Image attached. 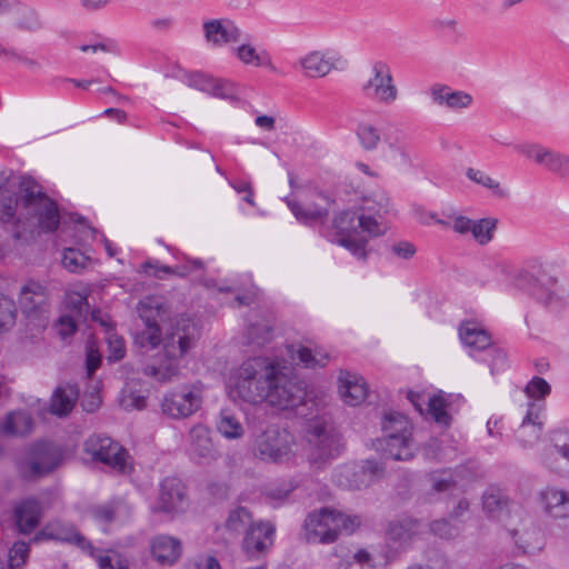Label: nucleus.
Returning a JSON list of instances; mask_svg holds the SVG:
<instances>
[{
  "mask_svg": "<svg viewBox=\"0 0 569 569\" xmlns=\"http://www.w3.org/2000/svg\"><path fill=\"white\" fill-rule=\"evenodd\" d=\"M229 396L251 405L268 402L281 410L305 403L306 383L286 360L251 357L244 360L230 380Z\"/></svg>",
  "mask_w": 569,
  "mask_h": 569,
  "instance_id": "f257e3e1",
  "label": "nucleus"
},
{
  "mask_svg": "<svg viewBox=\"0 0 569 569\" xmlns=\"http://www.w3.org/2000/svg\"><path fill=\"white\" fill-rule=\"evenodd\" d=\"M157 298L140 301L138 313L144 325L134 335V342L141 348L153 349L162 342V350L143 366L142 373L160 383L171 382L180 372L181 358L194 347L199 338L197 325L189 318H179L161 339L160 321L164 310Z\"/></svg>",
  "mask_w": 569,
  "mask_h": 569,
  "instance_id": "f03ea898",
  "label": "nucleus"
},
{
  "mask_svg": "<svg viewBox=\"0 0 569 569\" xmlns=\"http://www.w3.org/2000/svg\"><path fill=\"white\" fill-rule=\"evenodd\" d=\"M20 199L0 184V224L16 239L40 232H53L60 222L58 204L31 177H21Z\"/></svg>",
  "mask_w": 569,
  "mask_h": 569,
  "instance_id": "7ed1b4c3",
  "label": "nucleus"
},
{
  "mask_svg": "<svg viewBox=\"0 0 569 569\" xmlns=\"http://www.w3.org/2000/svg\"><path fill=\"white\" fill-rule=\"evenodd\" d=\"M515 284L527 290L540 305L553 312H560L569 306V286L548 273L532 274L521 269L513 276Z\"/></svg>",
  "mask_w": 569,
  "mask_h": 569,
  "instance_id": "20e7f679",
  "label": "nucleus"
},
{
  "mask_svg": "<svg viewBox=\"0 0 569 569\" xmlns=\"http://www.w3.org/2000/svg\"><path fill=\"white\" fill-rule=\"evenodd\" d=\"M360 526L358 516H347L329 508L312 511L305 520L306 538L308 542L331 543L340 532L351 533Z\"/></svg>",
  "mask_w": 569,
  "mask_h": 569,
  "instance_id": "39448f33",
  "label": "nucleus"
},
{
  "mask_svg": "<svg viewBox=\"0 0 569 569\" xmlns=\"http://www.w3.org/2000/svg\"><path fill=\"white\" fill-rule=\"evenodd\" d=\"M381 430L383 435L381 446L387 457L400 461L413 458L412 426L405 415L397 411L385 413Z\"/></svg>",
  "mask_w": 569,
  "mask_h": 569,
  "instance_id": "423d86ee",
  "label": "nucleus"
},
{
  "mask_svg": "<svg viewBox=\"0 0 569 569\" xmlns=\"http://www.w3.org/2000/svg\"><path fill=\"white\" fill-rule=\"evenodd\" d=\"M367 219L358 210L341 211L332 221L336 233L330 241L346 248L357 259L366 260L367 244L370 238L367 234Z\"/></svg>",
  "mask_w": 569,
  "mask_h": 569,
  "instance_id": "0eeeda50",
  "label": "nucleus"
},
{
  "mask_svg": "<svg viewBox=\"0 0 569 569\" xmlns=\"http://www.w3.org/2000/svg\"><path fill=\"white\" fill-rule=\"evenodd\" d=\"M307 439L311 447L309 460L317 467H322L338 458L345 443L337 428L326 420H315L309 423Z\"/></svg>",
  "mask_w": 569,
  "mask_h": 569,
  "instance_id": "6e6552de",
  "label": "nucleus"
},
{
  "mask_svg": "<svg viewBox=\"0 0 569 569\" xmlns=\"http://www.w3.org/2000/svg\"><path fill=\"white\" fill-rule=\"evenodd\" d=\"M385 471V465L376 459L347 462L335 468L332 481L343 489L361 490L380 480Z\"/></svg>",
  "mask_w": 569,
  "mask_h": 569,
  "instance_id": "1a4fd4ad",
  "label": "nucleus"
},
{
  "mask_svg": "<svg viewBox=\"0 0 569 569\" xmlns=\"http://www.w3.org/2000/svg\"><path fill=\"white\" fill-rule=\"evenodd\" d=\"M362 93L377 103L392 104L399 97L391 67L383 60L371 63L370 77L361 86Z\"/></svg>",
  "mask_w": 569,
  "mask_h": 569,
  "instance_id": "9d476101",
  "label": "nucleus"
},
{
  "mask_svg": "<svg viewBox=\"0 0 569 569\" xmlns=\"http://www.w3.org/2000/svg\"><path fill=\"white\" fill-rule=\"evenodd\" d=\"M83 451L93 461L101 462L120 473H127L130 469L127 462L129 457L127 450L108 436H90L83 443Z\"/></svg>",
  "mask_w": 569,
  "mask_h": 569,
  "instance_id": "9b49d317",
  "label": "nucleus"
},
{
  "mask_svg": "<svg viewBox=\"0 0 569 569\" xmlns=\"http://www.w3.org/2000/svg\"><path fill=\"white\" fill-rule=\"evenodd\" d=\"M202 405L201 391L194 386H181L168 390L160 401L162 415L171 419H186L194 415Z\"/></svg>",
  "mask_w": 569,
  "mask_h": 569,
  "instance_id": "f8f14e48",
  "label": "nucleus"
},
{
  "mask_svg": "<svg viewBox=\"0 0 569 569\" xmlns=\"http://www.w3.org/2000/svg\"><path fill=\"white\" fill-rule=\"evenodd\" d=\"M516 149L551 174L560 179L569 180L568 153L545 147L537 142L522 143L517 146Z\"/></svg>",
  "mask_w": 569,
  "mask_h": 569,
  "instance_id": "ddd939ff",
  "label": "nucleus"
},
{
  "mask_svg": "<svg viewBox=\"0 0 569 569\" xmlns=\"http://www.w3.org/2000/svg\"><path fill=\"white\" fill-rule=\"evenodd\" d=\"M62 453L59 448L48 441L33 445L30 458L21 465L20 472L24 479H36L53 471L61 462Z\"/></svg>",
  "mask_w": 569,
  "mask_h": 569,
  "instance_id": "4468645a",
  "label": "nucleus"
},
{
  "mask_svg": "<svg viewBox=\"0 0 569 569\" xmlns=\"http://www.w3.org/2000/svg\"><path fill=\"white\" fill-rule=\"evenodd\" d=\"M274 538L276 526L268 520H259L246 530L241 548L249 560H259L271 550Z\"/></svg>",
  "mask_w": 569,
  "mask_h": 569,
  "instance_id": "2eb2a0df",
  "label": "nucleus"
},
{
  "mask_svg": "<svg viewBox=\"0 0 569 569\" xmlns=\"http://www.w3.org/2000/svg\"><path fill=\"white\" fill-rule=\"evenodd\" d=\"M293 437L287 430L267 429L257 441V452L262 460L282 462L292 452Z\"/></svg>",
  "mask_w": 569,
  "mask_h": 569,
  "instance_id": "dca6fc26",
  "label": "nucleus"
},
{
  "mask_svg": "<svg viewBox=\"0 0 569 569\" xmlns=\"http://www.w3.org/2000/svg\"><path fill=\"white\" fill-rule=\"evenodd\" d=\"M202 30L204 40L213 48L248 41L251 38L229 18L206 20L202 23Z\"/></svg>",
  "mask_w": 569,
  "mask_h": 569,
  "instance_id": "f3484780",
  "label": "nucleus"
},
{
  "mask_svg": "<svg viewBox=\"0 0 569 569\" xmlns=\"http://www.w3.org/2000/svg\"><path fill=\"white\" fill-rule=\"evenodd\" d=\"M33 540H56L74 545L83 551L91 552L93 550L91 542L81 535L72 523L62 522L60 520L47 523L39 532H37Z\"/></svg>",
  "mask_w": 569,
  "mask_h": 569,
  "instance_id": "a211bd4d",
  "label": "nucleus"
},
{
  "mask_svg": "<svg viewBox=\"0 0 569 569\" xmlns=\"http://www.w3.org/2000/svg\"><path fill=\"white\" fill-rule=\"evenodd\" d=\"M513 545L521 555H536L546 546L545 535L532 520L521 522V528L508 530Z\"/></svg>",
  "mask_w": 569,
  "mask_h": 569,
  "instance_id": "6ab92c4d",
  "label": "nucleus"
},
{
  "mask_svg": "<svg viewBox=\"0 0 569 569\" xmlns=\"http://www.w3.org/2000/svg\"><path fill=\"white\" fill-rule=\"evenodd\" d=\"M48 290L38 281L29 280L20 289L18 302L28 318H40L47 312Z\"/></svg>",
  "mask_w": 569,
  "mask_h": 569,
  "instance_id": "aec40b11",
  "label": "nucleus"
},
{
  "mask_svg": "<svg viewBox=\"0 0 569 569\" xmlns=\"http://www.w3.org/2000/svg\"><path fill=\"white\" fill-rule=\"evenodd\" d=\"M186 487L177 477H167L160 483L157 511L177 513L184 509Z\"/></svg>",
  "mask_w": 569,
  "mask_h": 569,
  "instance_id": "412c9836",
  "label": "nucleus"
},
{
  "mask_svg": "<svg viewBox=\"0 0 569 569\" xmlns=\"http://www.w3.org/2000/svg\"><path fill=\"white\" fill-rule=\"evenodd\" d=\"M391 210L389 199L379 196V199H365L363 204L358 209L359 213L366 218L368 237H379L385 234L388 227L385 222V216Z\"/></svg>",
  "mask_w": 569,
  "mask_h": 569,
  "instance_id": "4be33fe9",
  "label": "nucleus"
},
{
  "mask_svg": "<svg viewBox=\"0 0 569 569\" xmlns=\"http://www.w3.org/2000/svg\"><path fill=\"white\" fill-rule=\"evenodd\" d=\"M543 406L529 402L527 413L516 430V438L523 448H531L540 439L543 429Z\"/></svg>",
  "mask_w": 569,
  "mask_h": 569,
  "instance_id": "5701e85b",
  "label": "nucleus"
},
{
  "mask_svg": "<svg viewBox=\"0 0 569 569\" xmlns=\"http://www.w3.org/2000/svg\"><path fill=\"white\" fill-rule=\"evenodd\" d=\"M459 338L469 349V355L477 358V353H483L491 345V336L485 327L473 320H466L459 326Z\"/></svg>",
  "mask_w": 569,
  "mask_h": 569,
  "instance_id": "b1692460",
  "label": "nucleus"
},
{
  "mask_svg": "<svg viewBox=\"0 0 569 569\" xmlns=\"http://www.w3.org/2000/svg\"><path fill=\"white\" fill-rule=\"evenodd\" d=\"M426 532L427 526L423 522L411 517H405L389 523L387 536L392 542L406 547Z\"/></svg>",
  "mask_w": 569,
  "mask_h": 569,
  "instance_id": "393cba45",
  "label": "nucleus"
},
{
  "mask_svg": "<svg viewBox=\"0 0 569 569\" xmlns=\"http://www.w3.org/2000/svg\"><path fill=\"white\" fill-rule=\"evenodd\" d=\"M189 455L198 462L210 461L216 458L210 429L203 425H196L189 431Z\"/></svg>",
  "mask_w": 569,
  "mask_h": 569,
  "instance_id": "a878e982",
  "label": "nucleus"
},
{
  "mask_svg": "<svg viewBox=\"0 0 569 569\" xmlns=\"http://www.w3.org/2000/svg\"><path fill=\"white\" fill-rule=\"evenodd\" d=\"M42 505L36 498H27L16 505L13 518L19 532L31 533L40 523L42 518Z\"/></svg>",
  "mask_w": 569,
  "mask_h": 569,
  "instance_id": "bb28decb",
  "label": "nucleus"
},
{
  "mask_svg": "<svg viewBox=\"0 0 569 569\" xmlns=\"http://www.w3.org/2000/svg\"><path fill=\"white\" fill-rule=\"evenodd\" d=\"M342 62L338 56H330L323 51H311L299 60V64L309 78L326 77L332 69Z\"/></svg>",
  "mask_w": 569,
  "mask_h": 569,
  "instance_id": "cd10ccee",
  "label": "nucleus"
},
{
  "mask_svg": "<svg viewBox=\"0 0 569 569\" xmlns=\"http://www.w3.org/2000/svg\"><path fill=\"white\" fill-rule=\"evenodd\" d=\"M338 380L339 393L345 403L358 406L366 399L368 389L362 377L348 371H341Z\"/></svg>",
  "mask_w": 569,
  "mask_h": 569,
  "instance_id": "c85d7f7f",
  "label": "nucleus"
},
{
  "mask_svg": "<svg viewBox=\"0 0 569 569\" xmlns=\"http://www.w3.org/2000/svg\"><path fill=\"white\" fill-rule=\"evenodd\" d=\"M319 196L326 202V206L317 203L303 206L296 201H288L287 203L298 221L311 226L322 222L329 214L330 204L335 202L328 194L320 193Z\"/></svg>",
  "mask_w": 569,
  "mask_h": 569,
  "instance_id": "c756f323",
  "label": "nucleus"
},
{
  "mask_svg": "<svg viewBox=\"0 0 569 569\" xmlns=\"http://www.w3.org/2000/svg\"><path fill=\"white\" fill-rule=\"evenodd\" d=\"M150 550L152 557L161 565H171L181 555V542L179 539L168 535H159L151 539Z\"/></svg>",
  "mask_w": 569,
  "mask_h": 569,
  "instance_id": "7c9ffc66",
  "label": "nucleus"
},
{
  "mask_svg": "<svg viewBox=\"0 0 569 569\" xmlns=\"http://www.w3.org/2000/svg\"><path fill=\"white\" fill-rule=\"evenodd\" d=\"M545 511L553 518L569 517V493L557 488H547L540 493Z\"/></svg>",
  "mask_w": 569,
  "mask_h": 569,
  "instance_id": "2f4dec72",
  "label": "nucleus"
},
{
  "mask_svg": "<svg viewBox=\"0 0 569 569\" xmlns=\"http://www.w3.org/2000/svg\"><path fill=\"white\" fill-rule=\"evenodd\" d=\"M79 397V390L74 385H62L56 388L50 402V410L58 417L68 416Z\"/></svg>",
  "mask_w": 569,
  "mask_h": 569,
  "instance_id": "473e14b6",
  "label": "nucleus"
},
{
  "mask_svg": "<svg viewBox=\"0 0 569 569\" xmlns=\"http://www.w3.org/2000/svg\"><path fill=\"white\" fill-rule=\"evenodd\" d=\"M483 510L492 518L502 520L503 516L515 509V505L498 489H490L482 497Z\"/></svg>",
  "mask_w": 569,
  "mask_h": 569,
  "instance_id": "72a5a7b5",
  "label": "nucleus"
},
{
  "mask_svg": "<svg viewBox=\"0 0 569 569\" xmlns=\"http://www.w3.org/2000/svg\"><path fill=\"white\" fill-rule=\"evenodd\" d=\"M33 428V419L27 411L9 412L1 426V432L7 436H26Z\"/></svg>",
  "mask_w": 569,
  "mask_h": 569,
  "instance_id": "f704fd0d",
  "label": "nucleus"
},
{
  "mask_svg": "<svg viewBox=\"0 0 569 569\" xmlns=\"http://www.w3.org/2000/svg\"><path fill=\"white\" fill-rule=\"evenodd\" d=\"M251 38L248 41H240L239 46L232 48L233 54L247 66L261 67L270 63L268 53L262 50L258 51L251 43Z\"/></svg>",
  "mask_w": 569,
  "mask_h": 569,
  "instance_id": "c9c22d12",
  "label": "nucleus"
},
{
  "mask_svg": "<svg viewBox=\"0 0 569 569\" xmlns=\"http://www.w3.org/2000/svg\"><path fill=\"white\" fill-rule=\"evenodd\" d=\"M273 328L267 320L252 322L246 330V345L260 348L271 341Z\"/></svg>",
  "mask_w": 569,
  "mask_h": 569,
  "instance_id": "e433bc0d",
  "label": "nucleus"
},
{
  "mask_svg": "<svg viewBox=\"0 0 569 569\" xmlns=\"http://www.w3.org/2000/svg\"><path fill=\"white\" fill-rule=\"evenodd\" d=\"M218 431L227 439H238L243 436L244 429L239 420L230 410L223 409L220 412L217 422Z\"/></svg>",
  "mask_w": 569,
  "mask_h": 569,
  "instance_id": "4c0bfd02",
  "label": "nucleus"
},
{
  "mask_svg": "<svg viewBox=\"0 0 569 569\" xmlns=\"http://www.w3.org/2000/svg\"><path fill=\"white\" fill-rule=\"evenodd\" d=\"M251 523H254V521H252V513L248 508L239 506L230 510L224 527L229 532L239 535L242 532L246 533V530Z\"/></svg>",
  "mask_w": 569,
  "mask_h": 569,
  "instance_id": "58836bf2",
  "label": "nucleus"
},
{
  "mask_svg": "<svg viewBox=\"0 0 569 569\" xmlns=\"http://www.w3.org/2000/svg\"><path fill=\"white\" fill-rule=\"evenodd\" d=\"M141 268L146 273H148L149 276H153L158 279H164V276H169V274L183 278L191 272V269H189V267L186 264L170 267V266L160 263L159 260L146 261Z\"/></svg>",
  "mask_w": 569,
  "mask_h": 569,
  "instance_id": "ea45409f",
  "label": "nucleus"
},
{
  "mask_svg": "<svg viewBox=\"0 0 569 569\" xmlns=\"http://www.w3.org/2000/svg\"><path fill=\"white\" fill-rule=\"evenodd\" d=\"M189 87L211 93L217 97H224L222 86L213 78L200 72L190 73L187 77Z\"/></svg>",
  "mask_w": 569,
  "mask_h": 569,
  "instance_id": "a19ab883",
  "label": "nucleus"
},
{
  "mask_svg": "<svg viewBox=\"0 0 569 569\" xmlns=\"http://www.w3.org/2000/svg\"><path fill=\"white\" fill-rule=\"evenodd\" d=\"M123 503L119 500L108 501L106 503L93 506L90 509L92 518L100 525H110L117 518Z\"/></svg>",
  "mask_w": 569,
  "mask_h": 569,
  "instance_id": "79ce46f5",
  "label": "nucleus"
},
{
  "mask_svg": "<svg viewBox=\"0 0 569 569\" xmlns=\"http://www.w3.org/2000/svg\"><path fill=\"white\" fill-rule=\"evenodd\" d=\"M497 224L498 220L495 218L475 220L471 234L480 246H485L493 239Z\"/></svg>",
  "mask_w": 569,
  "mask_h": 569,
  "instance_id": "37998d69",
  "label": "nucleus"
},
{
  "mask_svg": "<svg viewBox=\"0 0 569 569\" xmlns=\"http://www.w3.org/2000/svg\"><path fill=\"white\" fill-rule=\"evenodd\" d=\"M466 176L468 179H470L472 182L482 186L483 188H487L491 190L497 197L499 198H506L508 197V190L505 188H501L500 183L488 176L486 172L475 169V168H468L466 171Z\"/></svg>",
  "mask_w": 569,
  "mask_h": 569,
  "instance_id": "c03bdc74",
  "label": "nucleus"
},
{
  "mask_svg": "<svg viewBox=\"0 0 569 569\" xmlns=\"http://www.w3.org/2000/svg\"><path fill=\"white\" fill-rule=\"evenodd\" d=\"M16 317L14 301L0 293V333L9 331L14 326Z\"/></svg>",
  "mask_w": 569,
  "mask_h": 569,
  "instance_id": "a18cd8bd",
  "label": "nucleus"
},
{
  "mask_svg": "<svg viewBox=\"0 0 569 569\" xmlns=\"http://www.w3.org/2000/svg\"><path fill=\"white\" fill-rule=\"evenodd\" d=\"M427 526V531L442 539H452L457 537L461 530V526L457 522H451V519H439L430 522Z\"/></svg>",
  "mask_w": 569,
  "mask_h": 569,
  "instance_id": "49530a36",
  "label": "nucleus"
},
{
  "mask_svg": "<svg viewBox=\"0 0 569 569\" xmlns=\"http://www.w3.org/2000/svg\"><path fill=\"white\" fill-rule=\"evenodd\" d=\"M480 360L488 363L491 375L507 368L506 351L492 345L483 352V357H481Z\"/></svg>",
  "mask_w": 569,
  "mask_h": 569,
  "instance_id": "de8ad7c7",
  "label": "nucleus"
},
{
  "mask_svg": "<svg viewBox=\"0 0 569 569\" xmlns=\"http://www.w3.org/2000/svg\"><path fill=\"white\" fill-rule=\"evenodd\" d=\"M298 360L306 368L325 367L329 361V355L321 350H311L307 347L299 348Z\"/></svg>",
  "mask_w": 569,
  "mask_h": 569,
  "instance_id": "09e8293b",
  "label": "nucleus"
},
{
  "mask_svg": "<svg viewBox=\"0 0 569 569\" xmlns=\"http://www.w3.org/2000/svg\"><path fill=\"white\" fill-rule=\"evenodd\" d=\"M29 543L24 541H16L8 553V569H22L29 557Z\"/></svg>",
  "mask_w": 569,
  "mask_h": 569,
  "instance_id": "8fccbe9b",
  "label": "nucleus"
},
{
  "mask_svg": "<svg viewBox=\"0 0 569 569\" xmlns=\"http://www.w3.org/2000/svg\"><path fill=\"white\" fill-rule=\"evenodd\" d=\"M427 412L433 418V420L448 427L450 425L451 417L446 410V402L441 397L433 396L427 401Z\"/></svg>",
  "mask_w": 569,
  "mask_h": 569,
  "instance_id": "3c124183",
  "label": "nucleus"
},
{
  "mask_svg": "<svg viewBox=\"0 0 569 569\" xmlns=\"http://www.w3.org/2000/svg\"><path fill=\"white\" fill-rule=\"evenodd\" d=\"M357 136L361 146L366 150H375L380 141L379 130L369 123H360L357 129Z\"/></svg>",
  "mask_w": 569,
  "mask_h": 569,
  "instance_id": "603ef678",
  "label": "nucleus"
},
{
  "mask_svg": "<svg viewBox=\"0 0 569 569\" xmlns=\"http://www.w3.org/2000/svg\"><path fill=\"white\" fill-rule=\"evenodd\" d=\"M88 258L77 249L67 248L62 256V266L70 272H78L86 267Z\"/></svg>",
  "mask_w": 569,
  "mask_h": 569,
  "instance_id": "864d4df0",
  "label": "nucleus"
},
{
  "mask_svg": "<svg viewBox=\"0 0 569 569\" xmlns=\"http://www.w3.org/2000/svg\"><path fill=\"white\" fill-rule=\"evenodd\" d=\"M551 391L550 385L541 377H533L526 386L525 392L530 399H545Z\"/></svg>",
  "mask_w": 569,
  "mask_h": 569,
  "instance_id": "5fc2aeb1",
  "label": "nucleus"
},
{
  "mask_svg": "<svg viewBox=\"0 0 569 569\" xmlns=\"http://www.w3.org/2000/svg\"><path fill=\"white\" fill-rule=\"evenodd\" d=\"M17 27L28 31L38 30L41 27L38 13L32 8L23 7Z\"/></svg>",
  "mask_w": 569,
  "mask_h": 569,
  "instance_id": "6e6d98bb",
  "label": "nucleus"
},
{
  "mask_svg": "<svg viewBox=\"0 0 569 569\" xmlns=\"http://www.w3.org/2000/svg\"><path fill=\"white\" fill-rule=\"evenodd\" d=\"M452 92L453 90L447 84L436 83L430 88L431 100L439 107L448 108Z\"/></svg>",
  "mask_w": 569,
  "mask_h": 569,
  "instance_id": "4d7b16f0",
  "label": "nucleus"
},
{
  "mask_svg": "<svg viewBox=\"0 0 569 569\" xmlns=\"http://www.w3.org/2000/svg\"><path fill=\"white\" fill-rule=\"evenodd\" d=\"M86 349V370L88 377H91L94 373V371L100 367L101 355L93 341H88Z\"/></svg>",
  "mask_w": 569,
  "mask_h": 569,
  "instance_id": "13d9d810",
  "label": "nucleus"
},
{
  "mask_svg": "<svg viewBox=\"0 0 569 569\" xmlns=\"http://www.w3.org/2000/svg\"><path fill=\"white\" fill-rule=\"evenodd\" d=\"M69 305L78 317H86L89 312L88 296L86 293L72 292L69 296Z\"/></svg>",
  "mask_w": 569,
  "mask_h": 569,
  "instance_id": "bf43d9fd",
  "label": "nucleus"
},
{
  "mask_svg": "<svg viewBox=\"0 0 569 569\" xmlns=\"http://www.w3.org/2000/svg\"><path fill=\"white\" fill-rule=\"evenodd\" d=\"M472 102L473 98L470 93L461 90H453L448 109L453 111L468 109Z\"/></svg>",
  "mask_w": 569,
  "mask_h": 569,
  "instance_id": "052dcab7",
  "label": "nucleus"
},
{
  "mask_svg": "<svg viewBox=\"0 0 569 569\" xmlns=\"http://www.w3.org/2000/svg\"><path fill=\"white\" fill-rule=\"evenodd\" d=\"M57 333L63 339L70 338L77 330V323L71 316H61L56 325Z\"/></svg>",
  "mask_w": 569,
  "mask_h": 569,
  "instance_id": "680f3d73",
  "label": "nucleus"
},
{
  "mask_svg": "<svg viewBox=\"0 0 569 569\" xmlns=\"http://www.w3.org/2000/svg\"><path fill=\"white\" fill-rule=\"evenodd\" d=\"M99 567L100 569H129V562L120 555L103 556L99 558Z\"/></svg>",
  "mask_w": 569,
  "mask_h": 569,
  "instance_id": "e2e57ef3",
  "label": "nucleus"
},
{
  "mask_svg": "<svg viewBox=\"0 0 569 569\" xmlns=\"http://www.w3.org/2000/svg\"><path fill=\"white\" fill-rule=\"evenodd\" d=\"M391 252L400 259L409 260L416 254L417 249L409 241H399L391 246Z\"/></svg>",
  "mask_w": 569,
  "mask_h": 569,
  "instance_id": "0e129e2a",
  "label": "nucleus"
},
{
  "mask_svg": "<svg viewBox=\"0 0 569 569\" xmlns=\"http://www.w3.org/2000/svg\"><path fill=\"white\" fill-rule=\"evenodd\" d=\"M146 405H147V398L144 396L136 393L133 391H130L122 399V406L127 410H131V409L141 410L146 407Z\"/></svg>",
  "mask_w": 569,
  "mask_h": 569,
  "instance_id": "69168bd1",
  "label": "nucleus"
},
{
  "mask_svg": "<svg viewBox=\"0 0 569 569\" xmlns=\"http://www.w3.org/2000/svg\"><path fill=\"white\" fill-rule=\"evenodd\" d=\"M473 221L475 220L466 216H455L451 221V228L459 234H467L469 232L471 233Z\"/></svg>",
  "mask_w": 569,
  "mask_h": 569,
  "instance_id": "338daca9",
  "label": "nucleus"
},
{
  "mask_svg": "<svg viewBox=\"0 0 569 569\" xmlns=\"http://www.w3.org/2000/svg\"><path fill=\"white\" fill-rule=\"evenodd\" d=\"M110 355L109 360L119 361L124 357L126 348L124 341L121 338L116 337L114 339L109 338Z\"/></svg>",
  "mask_w": 569,
  "mask_h": 569,
  "instance_id": "774afa93",
  "label": "nucleus"
}]
</instances>
